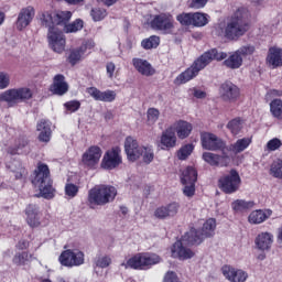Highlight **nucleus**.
Instances as JSON below:
<instances>
[{
    "instance_id": "1",
    "label": "nucleus",
    "mask_w": 282,
    "mask_h": 282,
    "mask_svg": "<svg viewBox=\"0 0 282 282\" xmlns=\"http://www.w3.org/2000/svg\"><path fill=\"white\" fill-rule=\"evenodd\" d=\"M215 228H217V221L214 218L207 219L202 228V231L197 229H189L183 237L182 240L176 241L172 247V257L180 259V261H186L195 257V252L191 248L184 246H199L207 237L215 235Z\"/></svg>"
},
{
    "instance_id": "2",
    "label": "nucleus",
    "mask_w": 282,
    "mask_h": 282,
    "mask_svg": "<svg viewBox=\"0 0 282 282\" xmlns=\"http://www.w3.org/2000/svg\"><path fill=\"white\" fill-rule=\"evenodd\" d=\"M249 17L248 9L239 8L226 21L216 24L214 33L216 36H225L229 41H237L250 30Z\"/></svg>"
},
{
    "instance_id": "3",
    "label": "nucleus",
    "mask_w": 282,
    "mask_h": 282,
    "mask_svg": "<svg viewBox=\"0 0 282 282\" xmlns=\"http://www.w3.org/2000/svg\"><path fill=\"white\" fill-rule=\"evenodd\" d=\"M228 58V54L217 52V48H212L205 52L202 56H199L191 67L181 73L175 79V85H186L189 80H193L202 69H204L207 65H210L213 61H225Z\"/></svg>"
},
{
    "instance_id": "4",
    "label": "nucleus",
    "mask_w": 282,
    "mask_h": 282,
    "mask_svg": "<svg viewBox=\"0 0 282 282\" xmlns=\"http://www.w3.org/2000/svg\"><path fill=\"white\" fill-rule=\"evenodd\" d=\"M34 175L35 176L32 184L39 188L40 195L44 199H54L56 189L54 188V182L52 181V176L50 174V166L42 162L37 163Z\"/></svg>"
},
{
    "instance_id": "5",
    "label": "nucleus",
    "mask_w": 282,
    "mask_h": 282,
    "mask_svg": "<svg viewBox=\"0 0 282 282\" xmlns=\"http://www.w3.org/2000/svg\"><path fill=\"white\" fill-rule=\"evenodd\" d=\"M158 263H162V257L158 253L143 252L121 262L120 268H124V270H129V268L131 270H151V267L158 265Z\"/></svg>"
},
{
    "instance_id": "6",
    "label": "nucleus",
    "mask_w": 282,
    "mask_h": 282,
    "mask_svg": "<svg viewBox=\"0 0 282 282\" xmlns=\"http://www.w3.org/2000/svg\"><path fill=\"white\" fill-rule=\"evenodd\" d=\"M118 189L111 185H96L88 192V204L90 206H105L116 199Z\"/></svg>"
},
{
    "instance_id": "7",
    "label": "nucleus",
    "mask_w": 282,
    "mask_h": 282,
    "mask_svg": "<svg viewBox=\"0 0 282 282\" xmlns=\"http://www.w3.org/2000/svg\"><path fill=\"white\" fill-rule=\"evenodd\" d=\"M34 91L29 87L11 88L0 94V102H7L8 107H17L20 102L32 100Z\"/></svg>"
},
{
    "instance_id": "8",
    "label": "nucleus",
    "mask_w": 282,
    "mask_h": 282,
    "mask_svg": "<svg viewBox=\"0 0 282 282\" xmlns=\"http://www.w3.org/2000/svg\"><path fill=\"white\" fill-rule=\"evenodd\" d=\"M43 28L56 29L55 25H65L72 19V11H42L40 14Z\"/></svg>"
},
{
    "instance_id": "9",
    "label": "nucleus",
    "mask_w": 282,
    "mask_h": 282,
    "mask_svg": "<svg viewBox=\"0 0 282 282\" xmlns=\"http://www.w3.org/2000/svg\"><path fill=\"white\" fill-rule=\"evenodd\" d=\"M218 184L223 193L232 195V193H237L241 188V176L236 170H230L229 174L219 178Z\"/></svg>"
},
{
    "instance_id": "10",
    "label": "nucleus",
    "mask_w": 282,
    "mask_h": 282,
    "mask_svg": "<svg viewBox=\"0 0 282 282\" xmlns=\"http://www.w3.org/2000/svg\"><path fill=\"white\" fill-rule=\"evenodd\" d=\"M58 261L65 268H78L85 263V253L78 249H67L61 253Z\"/></svg>"
},
{
    "instance_id": "11",
    "label": "nucleus",
    "mask_w": 282,
    "mask_h": 282,
    "mask_svg": "<svg viewBox=\"0 0 282 282\" xmlns=\"http://www.w3.org/2000/svg\"><path fill=\"white\" fill-rule=\"evenodd\" d=\"M46 39L48 47L53 50V52L56 54H63L65 52L67 39L65 37V33H63L62 30L58 28L48 30Z\"/></svg>"
},
{
    "instance_id": "12",
    "label": "nucleus",
    "mask_w": 282,
    "mask_h": 282,
    "mask_svg": "<svg viewBox=\"0 0 282 282\" xmlns=\"http://www.w3.org/2000/svg\"><path fill=\"white\" fill-rule=\"evenodd\" d=\"M174 23L175 20H173V15L169 13H161L153 15L150 22V28H152V30H158L163 34H171V32H173V28H175Z\"/></svg>"
},
{
    "instance_id": "13",
    "label": "nucleus",
    "mask_w": 282,
    "mask_h": 282,
    "mask_svg": "<svg viewBox=\"0 0 282 282\" xmlns=\"http://www.w3.org/2000/svg\"><path fill=\"white\" fill-rule=\"evenodd\" d=\"M200 142L206 151H226V142L217 137V134L203 132L200 134Z\"/></svg>"
},
{
    "instance_id": "14",
    "label": "nucleus",
    "mask_w": 282,
    "mask_h": 282,
    "mask_svg": "<svg viewBox=\"0 0 282 282\" xmlns=\"http://www.w3.org/2000/svg\"><path fill=\"white\" fill-rule=\"evenodd\" d=\"M102 158V149L98 145L89 147L82 155V164L86 169H96Z\"/></svg>"
},
{
    "instance_id": "15",
    "label": "nucleus",
    "mask_w": 282,
    "mask_h": 282,
    "mask_svg": "<svg viewBox=\"0 0 282 282\" xmlns=\"http://www.w3.org/2000/svg\"><path fill=\"white\" fill-rule=\"evenodd\" d=\"M120 164H122L120 149L113 148L105 153L101 161V169H105L106 171H113V169H118Z\"/></svg>"
},
{
    "instance_id": "16",
    "label": "nucleus",
    "mask_w": 282,
    "mask_h": 282,
    "mask_svg": "<svg viewBox=\"0 0 282 282\" xmlns=\"http://www.w3.org/2000/svg\"><path fill=\"white\" fill-rule=\"evenodd\" d=\"M241 95L239 87L231 82H225L219 87V96L225 102H235Z\"/></svg>"
},
{
    "instance_id": "17",
    "label": "nucleus",
    "mask_w": 282,
    "mask_h": 282,
    "mask_svg": "<svg viewBox=\"0 0 282 282\" xmlns=\"http://www.w3.org/2000/svg\"><path fill=\"white\" fill-rule=\"evenodd\" d=\"M221 273L230 282H247L248 272L242 269H237L232 265L225 264L221 268Z\"/></svg>"
},
{
    "instance_id": "18",
    "label": "nucleus",
    "mask_w": 282,
    "mask_h": 282,
    "mask_svg": "<svg viewBox=\"0 0 282 282\" xmlns=\"http://www.w3.org/2000/svg\"><path fill=\"white\" fill-rule=\"evenodd\" d=\"M35 14L36 10L34 9V7L29 6L26 8H22L18 14L17 30H19L20 32L22 30H25V28H28V25H30V23L34 21Z\"/></svg>"
},
{
    "instance_id": "19",
    "label": "nucleus",
    "mask_w": 282,
    "mask_h": 282,
    "mask_svg": "<svg viewBox=\"0 0 282 282\" xmlns=\"http://www.w3.org/2000/svg\"><path fill=\"white\" fill-rule=\"evenodd\" d=\"M124 151L130 162H135L142 158V147L138 144V140L128 137L124 141Z\"/></svg>"
},
{
    "instance_id": "20",
    "label": "nucleus",
    "mask_w": 282,
    "mask_h": 282,
    "mask_svg": "<svg viewBox=\"0 0 282 282\" xmlns=\"http://www.w3.org/2000/svg\"><path fill=\"white\" fill-rule=\"evenodd\" d=\"M160 144L162 151H171V149H175V147H177V135L171 126L162 132Z\"/></svg>"
},
{
    "instance_id": "21",
    "label": "nucleus",
    "mask_w": 282,
    "mask_h": 282,
    "mask_svg": "<svg viewBox=\"0 0 282 282\" xmlns=\"http://www.w3.org/2000/svg\"><path fill=\"white\" fill-rule=\"evenodd\" d=\"M221 152H223V155L212 153V152H205L203 153V160L204 162L209 164V166H228L230 162V156H228L225 150Z\"/></svg>"
},
{
    "instance_id": "22",
    "label": "nucleus",
    "mask_w": 282,
    "mask_h": 282,
    "mask_svg": "<svg viewBox=\"0 0 282 282\" xmlns=\"http://www.w3.org/2000/svg\"><path fill=\"white\" fill-rule=\"evenodd\" d=\"M94 47L93 42H86L82 44L79 47L73 48L69 51L68 63L74 65H78L83 58H85V54H87V50H91Z\"/></svg>"
},
{
    "instance_id": "23",
    "label": "nucleus",
    "mask_w": 282,
    "mask_h": 282,
    "mask_svg": "<svg viewBox=\"0 0 282 282\" xmlns=\"http://www.w3.org/2000/svg\"><path fill=\"white\" fill-rule=\"evenodd\" d=\"M87 94L94 98V100H98L99 102H113L116 100L117 94L115 90H105L101 91L100 89L96 87H89L87 88Z\"/></svg>"
},
{
    "instance_id": "24",
    "label": "nucleus",
    "mask_w": 282,
    "mask_h": 282,
    "mask_svg": "<svg viewBox=\"0 0 282 282\" xmlns=\"http://www.w3.org/2000/svg\"><path fill=\"white\" fill-rule=\"evenodd\" d=\"M178 140H186L193 133V124L188 121L178 120L170 126Z\"/></svg>"
},
{
    "instance_id": "25",
    "label": "nucleus",
    "mask_w": 282,
    "mask_h": 282,
    "mask_svg": "<svg viewBox=\"0 0 282 282\" xmlns=\"http://www.w3.org/2000/svg\"><path fill=\"white\" fill-rule=\"evenodd\" d=\"M180 210V203H170L169 205L158 207L154 210L156 219H167V217H175Z\"/></svg>"
},
{
    "instance_id": "26",
    "label": "nucleus",
    "mask_w": 282,
    "mask_h": 282,
    "mask_svg": "<svg viewBox=\"0 0 282 282\" xmlns=\"http://www.w3.org/2000/svg\"><path fill=\"white\" fill-rule=\"evenodd\" d=\"M52 94L56 96H65L66 91H69V85L65 82V76L57 74L53 78V84L51 85Z\"/></svg>"
},
{
    "instance_id": "27",
    "label": "nucleus",
    "mask_w": 282,
    "mask_h": 282,
    "mask_svg": "<svg viewBox=\"0 0 282 282\" xmlns=\"http://www.w3.org/2000/svg\"><path fill=\"white\" fill-rule=\"evenodd\" d=\"M254 242L258 250L265 252L272 248V243H274V236L270 232H261L257 236Z\"/></svg>"
},
{
    "instance_id": "28",
    "label": "nucleus",
    "mask_w": 282,
    "mask_h": 282,
    "mask_svg": "<svg viewBox=\"0 0 282 282\" xmlns=\"http://www.w3.org/2000/svg\"><path fill=\"white\" fill-rule=\"evenodd\" d=\"M132 65L142 76H153V74H155V69L147 59L134 57Z\"/></svg>"
},
{
    "instance_id": "29",
    "label": "nucleus",
    "mask_w": 282,
    "mask_h": 282,
    "mask_svg": "<svg viewBox=\"0 0 282 282\" xmlns=\"http://www.w3.org/2000/svg\"><path fill=\"white\" fill-rule=\"evenodd\" d=\"M40 142H50L52 138V122L50 120L42 119L37 122L36 127Z\"/></svg>"
},
{
    "instance_id": "30",
    "label": "nucleus",
    "mask_w": 282,
    "mask_h": 282,
    "mask_svg": "<svg viewBox=\"0 0 282 282\" xmlns=\"http://www.w3.org/2000/svg\"><path fill=\"white\" fill-rule=\"evenodd\" d=\"M26 221L31 228H36L41 226V216L39 215V206L29 205L26 207Z\"/></svg>"
},
{
    "instance_id": "31",
    "label": "nucleus",
    "mask_w": 282,
    "mask_h": 282,
    "mask_svg": "<svg viewBox=\"0 0 282 282\" xmlns=\"http://www.w3.org/2000/svg\"><path fill=\"white\" fill-rule=\"evenodd\" d=\"M272 217V209H257L250 213L249 224H263L267 219Z\"/></svg>"
},
{
    "instance_id": "32",
    "label": "nucleus",
    "mask_w": 282,
    "mask_h": 282,
    "mask_svg": "<svg viewBox=\"0 0 282 282\" xmlns=\"http://www.w3.org/2000/svg\"><path fill=\"white\" fill-rule=\"evenodd\" d=\"M267 63L273 68L282 67V48L271 47L267 56Z\"/></svg>"
},
{
    "instance_id": "33",
    "label": "nucleus",
    "mask_w": 282,
    "mask_h": 282,
    "mask_svg": "<svg viewBox=\"0 0 282 282\" xmlns=\"http://www.w3.org/2000/svg\"><path fill=\"white\" fill-rule=\"evenodd\" d=\"M250 144H252V138L238 139L235 143H232L229 147V151H231V153H235V155H237L239 153H243V151H246V149H248Z\"/></svg>"
},
{
    "instance_id": "34",
    "label": "nucleus",
    "mask_w": 282,
    "mask_h": 282,
    "mask_svg": "<svg viewBox=\"0 0 282 282\" xmlns=\"http://www.w3.org/2000/svg\"><path fill=\"white\" fill-rule=\"evenodd\" d=\"M234 213H246L254 208V200L236 199L231 203Z\"/></svg>"
},
{
    "instance_id": "35",
    "label": "nucleus",
    "mask_w": 282,
    "mask_h": 282,
    "mask_svg": "<svg viewBox=\"0 0 282 282\" xmlns=\"http://www.w3.org/2000/svg\"><path fill=\"white\" fill-rule=\"evenodd\" d=\"M224 65L229 69H239L243 65V57L238 54L237 51L232 52L227 59H225Z\"/></svg>"
},
{
    "instance_id": "36",
    "label": "nucleus",
    "mask_w": 282,
    "mask_h": 282,
    "mask_svg": "<svg viewBox=\"0 0 282 282\" xmlns=\"http://www.w3.org/2000/svg\"><path fill=\"white\" fill-rule=\"evenodd\" d=\"M182 184H193L197 182V170L193 166H187L181 175Z\"/></svg>"
},
{
    "instance_id": "37",
    "label": "nucleus",
    "mask_w": 282,
    "mask_h": 282,
    "mask_svg": "<svg viewBox=\"0 0 282 282\" xmlns=\"http://www.w3.org/2000/svg\"><path fill=\"white\" fill-rule=\"evenodd\" d=\"M34 256L31 253H28V251H22L15 253L13 257V263L15 265H28V263H31V261H34Z\"/></svg>"
},
{
    "instance_id": "38",
    "label": "nucleus",
    "mask_w": 282,
    "mask_h": 282,
    "mask_svg": "<svg viewBox=\"0 0 282 282\" xmlns=\"http://www.w3.org/2000/svg\"><path fill=\"white\" fill-rule=\"evenodd\" d=\"M208 19H210L208 14L195 12L193 13L192 25H194V28H204L208 25Z\"/></svg>"
},
{
    "instance_id": "39",
    "label": "nucleus",
    "mask_w": 282,
    "mask_h": 282,
    "mask_svg": "<svg viewBox=\"0 0 282 282\" xmlns=\"http://www.w3.org/2000/svg\"><path fill=\"white\" fill-rule=\"evenodd\" d=\"M7 169L14 173L15 180H21L25 173V169H23L21 161L17 160L12 161L10 164H7Z\"/></svg>"
},
{
    "instance_id": "40",
    "label": "nucleus",
    "mask_w": 282,
    "mask_h": 282,
    "mask_svg": "<svg viewBox=\"0 0 282 282\" xmlns=\"http://www.w3.org/2000/svg\"><path fill=\"white\" fill-rule=\"evenodd\" d=\"M113 260L111 259V256L108 254H97L95 260H94V267L95 268H109Z\"/></svg>"
},
{
    "instance_id": "41",
    "label": "nucleus",
    "mask_w": 282,
    "mask_h": 282,
    "mask_svg": "<svg viewBox=\"0 0 282 282\" xmlns=\"http://www.w3.org/2000/svg\"><path fill=\"white\" fill-rule=\"evenodd\" d=\"M270 111H271L273 118L281 120L282 119V100L273 99L270 102Z\"/></svg>"
},
{
    "instance_id": "42",
    "label": "nucleus",
    "mask_w": 282,
    "mask_h": 282,
    "mask_svg": "<svg viewBox=\"0 0 282 282\" xmlns=\"http://www.w3.org/2000/svg\"><path fill=\"white\" fill-rule=\"evenodd\" d=\"M59 25H64V32H66V34H72L74 32H80V30H83L84 22L83 20L77 19L73 23L67 24L66 22L65 24Z\"/></svg>"
},
{
    "instance_id": "43",
    "label": "nucleus",
    "mask_w": 282,
    "mask_h": 282,
    "mask_svg": "<svg viewBox=\"0 0 282 282\" xmlns=\"http://www.w3.org/2000/svg\"><path fill=\"white\" fill-rule=\"evenodd\" d=\"M227 129H229L232 135H239V133H241V129H243V121L239 118L234 119L228 122Z\"/></svg>"
},
{
    "instance_id": "44",
    "label": "nucleus",
    "mask_w": 282,
    "mask_h": 282,
    "mask_svg": "<svg viewBox=\"0 0 282 282\" xmlns=\"http://www.w3.org/2000/svg\"><path fill=\"white\" fill-rule=\"evenodd\" d=\"M160 45V36L152 35L149 39H145L141 42L143 50H153Z\"/></svg>"
},
{
    "instance_id": "45",
    "label": "nucleus",
    "mask_w": 282,
    "mask_h": 282,
    "mask_svg": "<svg viewBox=\"0 0 282 282\" xmlns=\"http://www.w3.org/2000/svg\"><path fill=\"white\" fill-rule=\"evenodd\" d=\"M270 173L273 177H276L278 180H282V160L278 159L272 162L270 167Z\"/></svg>"
},
{
    "instance_id": "46",
    "label": "nucleus",
    "mask_w": 282,
    "mask_h": 282,
    "mask_svg": "<svg viewBox=\"0 0 282 282\" xmlns=\"http://www.w3.org/2000/svg\"><path fill=\"white\" fill-rule=\"evenodd\" d=\"M141 156H143L144 164H151L155 158V153L153 152V148L142 147L141 148Z\"/></svg>"
},
{
    "instance_id": "47",
    "label": "nucleus",
    "mask_w": 282,
    "mask_h": 282,
    "mask_svg": "<svg viewBox=\"0 0 282 282\" xmlns=\"http://www.w3.org/2000/svg\"><path fill=\"white\" fill-rule=\"evenodd\" d=\"M195 147L191 143L183 145L178 151H177V158L178 160H186L191 153H193Z\"/></svg>"
},
{
    "instance_id": "48",
    "label": "nucleus",
    "mask_w": 282,
    "mask_h": 282,
    "mask_svg": "<svg viewBox=\"0 0 282 282\" xmlns=\"http://www.w3.org/2000/svg\"><path fill=\"white\" fill-rule=\"evenodd\" d=\"M236 52H238L239 56H241V58L243 59L248 56H252V54H254L256 52V48H254V45L247 44L239 47Z\"/></svg>"
},
{
    "instance_id": "49",
    "label": "nucleus",
    "mask_w": 282,
    "mask_h": 282,
    "mask_svg": "<svg viewBox=\"0 0 282 282\" xmlns=\"http://www.w3.org/2000/svg\"><path fill=\"white\" fill-rule=\"evenodd\" d=\"M28 147V139L25 137H22L15 141V149H9V153L11 155H17V153H20L21 149H25Z\"/></svg>"
},
{
    "instance_id": "50",
    "label": "nucleus",
    "mask_w": 282,
    "mask_h": 282,
    "mask_svg": "<svg viewBox=\"0 0 282 282\" xmlns=\"http://www.w3.org/2000/svg\"><path fill=\"white\" fill-rule=\"evenodd\" d=\"M78 191H79L78 185H76L74 183H67L65 185V195L67 197H69L70 199H74V197H76V195H78Z\"/></svg>"
},
{
    "instance_id": "51",
    "label": "nucleus",
    "mask_w": 282,
    "mask_h": 282,
    "mask_svg": "<svg viewBox=\"0 0 282 282\" xmlns=\"http://www.w3.org/2000/svg\"><path fill=\"white\" fill-rule=\"evenodd\" d=\"M176 21H178L181 25H193V13H181L176 17Z\"/></svg>"
},
{
    "instance_id": "52",
    "label": "nucleus",
    "mask_w": 282,
    "mask_h": 282,
    "mask_svg": "<svg viewBox=\"0 0 282 282\" xmlns=\"http://www.w3.org/2000/svg\"><path fill=\"white\" fill-rule=\"evenodd\" d=\"M147 117H148V123L154 124L158 122V120L160 118V110H158L155 108H149L148 112H147Z\"/></svg>"
},
{
    "instance_id": "53",
    "label": "nucleus",
    "mask_w": 282,
    "mask_h": 282,
    "mask_svg": "<svg viewBox=\"0 0 282 282\" xmlns=\"http://www.w3.org/2000/svg\"><path fill=\"white\" fill-rule=\"evenodd\" d=\"M90 15L94 21H102L105 17H107V10L100 9V8H95L91 10Z\"/></svg>"
},
{
    "instance_id": "54",
    "label": "nucleus",
    "mask_w": 282,
    "mask_h": 282,
    "mask_svg": "<svg viewBox=\"0 0 282 282\" xmlns=\"http://www.w3.org/2000/svg\"><path fill=\"white\" fill-rule=\"evenodd\" d=\"M282 147V141L279 138H273L267 142L265 149L268 151H279Z\"/></svg>"
},
{
    "instance_id": "55",
    "label": "nucleus",
    "mask_w": 282,
    "mask_h": 282,
    "mask_svg": "<svg viewBox=\"0 0 282 282\" xmlns=\"http://www.w3.org/2000/svg\"><path fill=\"white\" fill-rule=\"evenodd\" d=\"M11 76L8 72H0V89H8L10 87Z\"/></svg>"
},
{
    "instance_id": "56",
    "label": "nucleus",
    "mask_w": 282,
    "mask_h": 282,
    "mask_svg": "<svg viewBox=\"0 0 282 282\" xmlns=\"http://www.w3.org/2000/svg\"><path fill=\"white\" fill-rule=\"evenodd\" d=\"M64 107L66 111H69L70 113H75V111H78L80 109V101L70 100L68 102H65Z\"/></svg>"
},
{
    "instance_id": "57",
    "label": "nucleus",
    "mask_w": 282,
    "mask_h": 282,
    "mask_svg": "<svg viewBox=\"0 0 282 282\" xmlns=\"http://www.w3.org/2000/svg\"><path fill=\"white\" fill-rule=\"evenodd\" d=\"M183 193L186 197H193L195 195V183H183Z\"/></svg>"
},
{
    "instance_id": "58",
    "label": "nucleus",
    "mask_w": 282,
    "mask_h": 282,
    "mask_svg": "<svg viewBox=\"0 0 282 282\" xmlns=\"http://www.w3.org/2000/svg\"><path fill=\"white\" fill-rule=\"evenodd\" d=\"M208 3V0H192L189 3V8H193L194 10H199L202 8H205Z\"/></svg>"
},
{
    "instance_id": "59",
    "label": "nucleus",
    "mask_w": 282,
    "mask_h": 282,
    "mask_svg": "<svg viewBox=\"0 0 282 282\" xmlns=\"http://www.w3.org/2000/svg\"><path fill=\"white\" fill-rule=\"evenodd\" d=\"M192 91L194 98H198L199 100H204V98H206V91L202 89L193 88Z\"/></svg>"
},
{
    "instance_id": "60",
    "label": "nucleus",
    "mask_w": 282,
    "mask_h": 282,
    "mask_svg": "<svg viewBox=\"0 0 282 282\" xmlns=\"http://www.w3.org/2000/svg\"><path fill=\"white\" fill-rule=\"evenodd\" d=\"M106 69H107L108 78H113V74L116 72V64H113L112 62H109L106 65Z\"/></svg>"
},
{
    "instance_id": "61",
    "label": "nucleus",
    "mask_w": 282,
    "mask_h": 282,
    "mask_svg": "<svg viewBox=\"0 0 282 282\" xmlns=\"http://www.w3.org/2000/svg\"><path fill=\"white\" fill-rule=\"evenodd\" d=\"M251 3L256 8H265V3H268V0H251Z\"/></svg>"
},
{
    "instance_id": "62",
    "label": "nucleus",
    "mask_w": 282,
    "mask_h": 282,
    "mask_svg": "<svg viewBox=\"0 0 282 282\" xmlns=\"http://www.w3.org/2000/svg\"><path fill=\"white\" fill-rule=\"evenodd\" d=\"M97 1H100L101 3H105V6H113V3H117L118 0H97Z\"/></svg>"
},
{
    "instance_id": "63",
    "label": "nucleus",
    "mask_w": 282,
    "mask_h": 282,
    "mask_svg": "<svg viewBox=\"0 0 282 282\" xmlns=\"http://www.w3.org/2000/svg\"><path fill=\"white\" fill-rule=\"evenodd\" d=\"M18 248H19L20 250H24V248H28V242H25V241H20V242L18 243Z\"/></svg>"
},
{
    "instance_id": "64",
    "label": "nucleus",
    "mask_w": 282,
    "mask_h": 282,
    "mask_svg": "<svg viewBox=\"0 0 282 282\" xmlns=\"http://www.w3.org/2000/svg\"><path fill=\"white\" fill-rule=\"evenodd\" d=\"M278 240L282 241V226L279 228Z\"/></svg>"
}]
</instances>
